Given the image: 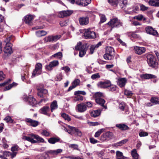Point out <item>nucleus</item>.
<instances>
[{"instance_id":"1","label":"nucleus","mask_w":159,"mask_h":159,"mask_svg":"<svg viewBox=\"0 0 159 159\" xmlns=\"http://www.w3.org/2000/svg\"><path fill=\"white\" fill-rule=\"evenodd\" d=\"M67 128L66 127L63 126L61 128L65 131L68 132L69 134H75L79 136H81L82 133L81 131H79L78 129L70 125H67Z\"/></svg>"},{"instance_id":"2","label":"nucleus","mask_w":159,"mask_h":159,"mask_svg":"<svg viewBox=\"0 0 159 159\" xmlns=\"http://www.w3.org/2000/svg\"><path fill=\"white\" fill-rule=\"evenodd\" d=\"M108 2L113 6H116L119 3L121 8H124L127 4V0H108Z\"/></svg>"},{"instance_id":"3","label":"nucleus","mask_w":159,"mask_h":159,"mask_svg":"<svg viewBox=\"0 0 159 159\" xmlns=\"http://www.w3.org/2000/svg\"><path fill=\"white\" fill-rule=\"evenodd\" d=\"M147 62L150 66L154 68L157 65L156 61V59L153 55L151 54H148L147 56Z\"/></svg>"},{"instance_id":"4","label":"nucleus","mask_w":159,"mask_h":159,"mask_svg":"<svg viewBox=\"0 0 159 159\" xmlns=\"http://www.w3.org/2000/svg\"><path fill=\"white\" fill-rule=\"evenodd\" d=\"M43 85H41V87L38 86L37 87V89L38 92V95L40 98H44L47 97L48 94V91L46 89H44L43 87Z\"/></svg>"},{"instance_id":"5","label":"nucleus","mask_w":159,"mask_h":159,"mask_svg":"<svg viewBox=\"0 0 159 159\" xmlns=\"http://www.w3.org/2000/svg\"><path fill=\"white\" fill-rule=\"evenodd\" d=\"M107 24L111 26L112 28L115 27H119L122 26V24L119 20L116 18H113L111 19Z\"/></svg>"},{"instance_id":"6","label":"nucleus","mask_w":159,"mask_h":159,"mask_svg":"<svg viewBox=\"0 0 159 159\" xmlns=\"http://www.w3.org/2000/svg\"><path fill=\"white\" fill-rule=\"evenodd\" d=\"M42 64L40 63H37L35 66V68L34 70L32 76L34 77L41 74L42 72Z\"/></svg>"},{"instance_id":"7","label":"nucleus","mask_w":159,"mask_h":159,"mask_svg":"<svg viewBox=\"0 0 159 159\" xmlns=\"http://www.w3.org/2000/svg\"><path fill=\"white\" fill-rule=\"evenodd\" d=\"M84 35L86 38L94 39L96 38V35L95 32L92 31L90 28L84 30Z\"/></svg>"},{"instance_id":"8","label":"nucleus","mask_w":159,"mask_h":159,"mask_svg":"<svg viewBox=\"0 0 159 159\" xmlns=\"http://www.w3.org/2000/svg\"><path fill=\"white\" fill-rule=\"evenodd\" d=\"M73 13L72 11L67 10L59 11L58 13V16L60 18L67 17Z\"/></svg>"},{"instance_id":"9","label":"nucleus","mask_w":159,"mask_h":159,"mask_svg":"<svg viewBox=\"0 0 159 159\" xmlns=\"http://www.w3.org/2000/svg\"><path fill=\"white\" fill-rule=\"evenodd\" d=\"M59 62L57 60H54L49 62L48 65L46 66V69L48 70H51L53 68L58 65Z\"/></svg>"},{"instance_id":"10","label":"nucleus","mask_w":159,"mask_h":159,"mask_svg":"<svg viewBox=\"0 0 159 159\" xmlns=\"http://www.w3.org/2000/svg\"><path fill=\"white\" fill-rule=\"evenodd\" d=\"M112 133L111 132H107L103 134L100 137V140L104 142L107 140L111 139L112 137Z\"/></svg>"},{"instance_id":"11","label":"nucleus","mask_w":159,"mask_h":159,"mask_svg":"<svg viewBox=\"0 0 159 159\" xmlns=\"http://www.w3.org/2000/svg\"><path fill=\"white\" fill-rule=\"evenodd\" d=\"M146 32L148 34L154 36H158V34L157 31L154 30L152 27L150 26H147L145 29Z\"/></svg>"},{"instance_id":"12","label":"nucleus","mask_w":159,"mask_h":159,"mask_svg":"<svg viewBox=\"0 0 159 159\" xmlns=\"http://www.w3.org/2000/svg\"><path fill=\"white\" fill-rule=\"evenodd\" d=\"M60 35H56L55 36H49L45 37L44 39L45 41L47 42L56 41L60 38Z\"/></svg>"},{"instance_id":"13","label":"nucleus","mask_w":159,"mask_h":159,"mask_svg":"<svg viewBox=\"0 0 159 159\" xmlns=\"http://www.w3.org/2000/svg\"><path fill=\"white\" fill-rule=\"evenodd\" d=\"M12 44L11 43H6L4 49V52L8 54H11L12 52Z\"/></svg>"},{"instance_id":"14","label":"nucleus","mask_w":159,"mask_h":159,"mask_svg":"<svg viewBox=\"0 0 159 159\" xmlns=\"http://www.w3.org/2000/svg\"><path fill=\"white\" fill-rule=\"evenodd\" d=\"M97 85L100 88H106L110 87L111 85V82L108 80L105 82L100 81L98 83Z\"/></svg>"},{"instance_id":"15","label":"nucleus","mask_w":159,"mask_h":159,"mask_svg":"<svg viewBox=\"0 0 159 159\" xmlns=\"http://www.w3.org/2000/svg\"><path fill=\"white\" fill-rule=\"evenodd\" d=\"M127 80L125 78H119L117 81L118 85L120 87H124L127 82Z\"/></svg>"},{"instance_id":"16","label":"nucleus","mask_w":159,"mask_h":159,"mask_svg":"<svg viewBox=\"0 0 159 159\" xmlns=\"http://www.w3.org/2000/svg\"><path fill=\"white\" fill-rule=\"evenodd\" d=\"M77 108L79 112H83L87 110V107L84 103H81L77 106Z\"/></svg>"},{"instance_id":"17","label":"nucleus","mask_w":159,"mask_h":159,"mask_svg":"<svg viewBox=\"0 0 159 159\" xmlns=\"http://www.w3.org/2000/svg\"><path fill=\"white\" fill-rule=\"evenodd\" d=\"M62 152V149H58L56 150H51L48 151L46 153L48 155L55 156L61 153Z\"/></svg>"},{"instance_id":"18","label":"nucleus","mask_w":159,"mask_h":159,"mask_svg":"<svg viewBox=\"0 0 159 159\" xmlns=\"http://www.w3.org/2000/svg\"><path fill=\"white\" fill-rule=\"evenodd\" d=\"M79 23L81 25H86L89 23V18L87 16L82 17L79 19Z\"/></svg>"},{"instance_id":"19","label":"nucleus","mask_w":159,"mask_h":159,"mask_svg":"<svg viewBox=\"0 0 159 159\" xmlns=\"http://www.w3.org/2000/svg\"><path fill=\"white\" fill-rule=\"evenodd\" d=\"M134 50L136 53L140 55L145 52L146 49L143 47H139L135 46L134 48Z\"/></svg>"},{"instance_id":"20","label":"nucleus","mask_w":159,"mask_h":159,"mask_svg":"<svg viewBox=\"0 0 159 159\" xmlns=\"http://www.w3.org/2000/svg\"><path fill=\"white\" fill-rule=\"evenodd\" d=\"M34 16L29 15L25 16V23L29 25H31L32 24V21L34 18Z\"/></svg>"},{"instance_id":"21","label":"nucleus","mask_w":159,"mask_h":159,"mask_svg":"<svg viewBox=\"0 0 159 159\" xmlns=\"http://www.w3.org/2000/svg\"><path fill=\"white\" fill-rule=\"evenodd\" d=\"M25 121L26 122L29 123L30 125L34 127H35L38 126L39 124L38 121L33 120L30 118H26Z\"/></svg>"},{"instance_id":"22","label":"nucleus","mask_w":159,"mask_h":159,"mask_svg":"<svg viewBox=\"0 0 159 159\" xmlns=\"http://www.w3.org/2000/svg\"><path fill=\"white\" fill-rule=\"evenodd\" d=\"M140 77L142 79H155L156 78V76L155 75L149 74H142L140 75Z\"/></svg>"},{"instance_id":"23","label":"nucleus","mask_w":159,"mask_h":159,"mask_svg":"<svg viewBox=\"0 0 159 159\" xmlns=\"http://www.w3.org/2000/svg\"><path fill=\"white\" fill-rule=\"evenodd\" d=\"M95 101L96 102L97 104L101 105V106L103 107L104 108H105V109H107V106L104 105V104L105 102V101L104 99L101 98H96Z\"/></svg>"},{"instance_id":"24","label":"nucleus","mask_w":159,"mask_h":159,"mask_svg":"<svg viewBox=\"0 0 159 159\" xmlns=\"http://www.w3.org/2000/svg\"><path fill=\"white\" fill-rule=\"evenodd\" d=\"M60 139L58 137H52L48 139V142L51 144H54L56 143L60 142Z\"/></svg>"},{"instance_id":"25","label":"nucleus","mask_w":159,"mask_h":159,"mask_svg":"<svg viewBox=\"0 0 159 159\" xmlns=\"http://www.w3.org/2000/svg\"><path fill=\"white\" fill-rule=\"evenodd\" d=\"M30 135L32 137H33L34 138L36 139L37 142H41V143H44V140L41 137L38 135L34 134H31Z\"/></svg>"},{"instance_id":"26","label":"nucleus","mask_w":159,"mask_h":159,"mask_svg":"<svg viewBox=\"0 0 159 159\" xmlns=\"http://www.w3.org/2000/svg\"><path fill=\"white\" fill-rule=\"evenodd\" d=\"M27 101H28L30 104L32 106H34L37 104V102L35 99L32 96H30L27 99Z\"/></svg>"},{"instance_id":"27","label":"nucleus","mask_w":159,"mask_h":159,"mask_svg":"<svg viewBox=\"0 0 159 159\" xmlns=\"http://www.w3.org/2000/svg\"><path fill=\"white\" fill-rule=\"evenodd\" d=\"M50 108L48 106H44L41 108L39 110L40 112L46 115H48V112L49 111Z\"/></svg>"},{"instance_id":"28","label":"nucleus","mask_w":159,"mask_h":159,"mask_svg":"<svg viewBox=\"0 0 159 159\" xmlns=\"http://www.w3.org/2000/svg\"><path fill=\"white\" fill-rule=\"evenodd\" d=\"M116 126L122 130H127L129 129V127L127 125L124 124H116Z\"/></svg>"},{"instance_id":"29","label":"nucleus","mask_w":159,"mask_h":159,"mask_svg":"<svg viewBox=\"0 0 159 159\" xmlns=\"http://www.w3.org/2000/svg\"><path fill=\"white\" fill-rule=\"evenodd\" d=\"M87 49V45L83 46V48H82V49L80 50L79 52V56L80 57H82L85 55Z\"/></svg>"},{"instance_id":"30","label":"nucleus","mask_w":159,"mask_h":159,"mask_svg":"<svg viewBox=\"0 0 159 159\" xmlns=\"http://www.w3.org/2000/svg\"><path fill=\"white\" fill-rule=\"evenodd\" d=\"M30 134L29 135L30 137L27 136H23L22 138V139L25 140H27L28 141L31 142L32 143H37V141L33 139L34 138L31 137L30 135Z\"/></svg>"},{"instance_id":"31","label":"nucleus","mask_w":159,"mask_h":159,"mask_svg":"<svg viewBox=\"0 0 159 159\" xmlns=\"http://www.w3.org/2000/svg\"><path fill=\"white\" fill-rule=\"evenodd\" d=\"M149 4L154 7H159V0H150L149 1Z\"/></svg>"},{"instance_id":"32","label":"nucleus","mask_w":159,"mask_h":159,"mask_svg":"<svg viewBox=\"0 0 159 159\" xmlns=\"http://www.w3.org/2000/svg\"><path fill=\"white\" fill-rule=\"evenodd\" d=\"M115 54H112L110 53H106L104 55V58L107 60H111L114 57Z\"/></svg>"},{"instance_id":"33","label":"nucleus","mask_w":159,"mask_h":159,"mask_svg":"<svg viewBox=\"0 0 159 159\" xmlns=\"http://www.w3.org/2000/svg\"><path fill=\"white\" fill-rule=\"evenodd\" d=\"M50 107L52 112H53V110L57 108V102L56 100H54L51 103Z\"/></svg>"},{"instance_id":"34","label":"nucleus","mask_w":159,"mask_h":159,"mask_svg":"<svg viewBox=\"0 0 159 159\" xmlns=\"http://www.w3.org/2000/svg\"><path fill=\"white\" fill-rule=\"evenodd\" d=\"M101 112V110H100L94 111L91 112V116L95 117L100 115Z\"/></svg>"},{"instance_id":"35","label":"nucleus","mask_w":159,"mask_h":159,"mask_svg":"<svg viewBox=\"0 0 159 159\" xmlns=\"http://www.w3.org/2000/svg\"><path fill=\"white\" fill-rule=\"evenodd\" d=\"M36 35L39 37L44 36L47 34V32L43 30H39L36 32Z\"/></svg>"},{"instance_id":"36","label":"nucleus","mask_w":159,"mask_h":159,"mask_svg":"<svg viewBox=\"0 0 159 159\" xmlns=\"http://www.w3.org/2000/svg\"><path fill=\"white\" fill-rule=\"evenodd\" d=\"M131 154L134 159H139V155L137 153L135 149H134L131 151Z\"/></svg>"},{"instance_id":"37","label":"nucleus","mask_w":159,"mask_h":159,"mask_svg":"<svg viewBox=\"0 0 159 159\" xmlns=\"http://www.w3.org/2000/svg\"><path fill=\"white\" fill-rule=\"evenodd\" d=\"M84 45H86L85 44L82 45V43L81 42H79L78 43L77 45L75 46V48L77 50H81L82 49L83 46Z\"/></svg>"},{"instance_id":"38","label":"nucleus","mask_w":159,"mask_h":159,"mask_svg":"<svg viewBox=\"0 0 159 159\" xmlns=\"http://www.w3.org/2000/svg\"><path fill=\"white\" fill-rule=\"evenodd\" d=\"M128 141V140L127 139L123 140L115 144L116 146H121L123 144L125 143Z\"/></svg>"},{"instance_id":"39","label":"nucleus","mask_w":159,"mask_h":159,"mask_svg":"<svg viewBox=\"0 0 159 159\" xmlns=\"http://www.w3.org/2000/svg\"><path fill=\"white\" fill-rule=\"evenodd\" d=\"M76 95V96L73 99L74 102H76L77 101H81L83 100V98L82 96L78 95Z\"/></svg>"},{"instance_id":"40","label":"nucleus","mask_w":159,"mask_h":159,"mask_svg":"<svg viewBox=\"0 0 159 159\" xmlns=\"http://www.w3.org/2000/svg\"><path fill=\"white\" fill-rule=\"evenodd\" d=\"M106 52L115 54V52L113 48L109 46L107 47Z\"/></svg>"},{"instance_id":"41","label":"nucleus","mask_w":159,"mask_h":159,"mask_svg":"<svg viewBox=\"0 0 159 159\" xmlns=\"http://www.w3.org/2000/svg\"><path fill=\"white\" fill-rule=\"evenodd\" d=\"M134 18L139 20H143V21H144L146 20V18L144 17L142 15H139L138 16H135L134 17Z\"/></svg>"},{"instance_id":"42","label":"nucleus","mask_w":159,"mask_h":159,"mask_svg":"<svg viewBox=\"0 0 159 159\" xmlns=\"http://www.w3.org/2000/svg\"><path fill=\"white\" fill-rule=\"evenodd\" d=\"M52 57L57 58L61 59L62 57V52H59L53 54Z\"/></svg>"},{"instance_id":"43","label":"nucleus","mask_w":159,"mask_h":159,"mask_svg":"<svg viewBox=\"0 0 159 159\" xmlns=\"http://www.w3.org/2000/svg\"><path fill=\"white\" fill-rule=\"evenodd\" d=\"M4 120L7 123H11L13 122V120L12 119L11 117L9 116L6 117Z\"/></svg>"},{"instance_id":"44","label":"nucleus","mask_w":159,"mask_h":159,"mask_svg":"<svg viewBox=\"0 0 159 159\" xmlns=\"http://www.w3.org/2000/svg\"><path fill=\"white\" fill-rule=\"evenodd\" d=\"M80 82V80L78 79H76L72 83V84L74 86V87L75 88L77 86L79 85Z\"/></svg>"},{"instance_id":"45","label":"nucleus","mask_w":159,"mask_h":159,"mask_svg":"<svg viewBox=\"0 0 159 159\" xmlns=\"http://www.w3.org/2000/svg\"><path fill=\"white\" fill-rule=\"evenodd\" d=\"M41 134L43 136L46 137H48L50 135V133L46 130H43L41 133Z\"/></svg>"},{"instance_id":"46","label":"nucleus","mask_w":159,"mask_h":159,"mask_svg":"<svg viewBox=\"0 0 159 159\" xmlns=\"http://www.w3.org/2000/svg\"><path fill=\"white\" fill-rule=\"evenodd\" d=\"M62 117L65 120L69 121L70 120L71 118L68 115L65 113H63L61 114Z\"/></svg>"},{"instance_id":"47","label":"nucleus","mask_w":159,"mask_h":159,"mask_svg":"<svg viewBox=\"0 0 159 159\" xmlns=\"http://www.w3.org/2000/svg\"><path fill=\"white\" fill-rule=\"evenodd\" d=\"M104 129H102L98 130L97 132H96L94 137L96 138H97L100 136L101 134L103 132Z\"/></svg>"},{"instance_id":"48","label":"nucleus","mask_w":159,"mask_h":159,"mask_svg":"<svg viewBox=\"0 0 159 159\" xmlns=\"http://www.w3.org/2000/svg\"><path fill=\"white\" fill-rule=\"evenodd\" d=\"M109 87V90L111 91H114L116 90L117 88V86L114 85H112L111 83V85Z\"/></svg>"},{"instance_id":"49","label":"nucleus","mask_w":159,"mask_h":159,"mask_svg":"<svg viewBox=\"0 0 159 159\" xmlns=\"http://www.w3.org/2000/svg\"><path fill=\"white\" fill-rule=\"evenodd\" d=\"M79 94L85 95L86 94V93L84 91H77L74 93V95H79Z\"/></svg>"},{"instance_id":"50","label":"nucleus","mask_w":159,"mask_h":159,"mask_svg":"<svg viewBox=\"0 0 159 159\" xmlns=\"http://www.w3.org/2000/svg\"><path fill=\"white\" fill-rule=\"evenodd\" d=\"M61 70H64L66 73L70 72V68L67 66L61 67Z\"/></svg>"},{"instance_id":"51","label":"nucleus","mask_w":159,"mask_h":159,"mask_svg":"<svg viewBox=\"0 0 159 159\" xmlns=\"http://www.w3.org/2000/svg\"><path fill=\"white\" fill-rule=\"evenodd\" d=\"M16 83H13L12 84H11L9 85L8 86H6L4 89V90L6 91L7 90H8L10 89L12 87H13L14 86L16 85Z\"/></svg>"},{"instance_id":"52","label":"nucleus","mask_w":159,"mask_h":159,"mask_svg":"<svg viewBox=\"0 0 159 159\" xmlns=\"http://www.w3.org/2000/svg\"><path fill=\"white\" fill-rule=\"evenodd\" d=\"M82 1L83 5L82 6H86L90 3L91 2V0H81Z\"/></svg>"},{"instance_id":"53","label":"nucleus","mask_w":159,"mask_h":159,"mask_svg":"<svg viewBox=\"0 0 159 159\" xmlns=\"http://www.w3.org/2000/svg\"><path fill=\"white\" fill-rule=\"evenodd\" d=\"M100 19L101 20L99 23H103L105 22L106 20L105 16L103 15H102L100 16Z\"/></svg>"},{"instance_id":"54","label":"nucleus","mask_w":159,"mask_h":159,"mask_svg":"<svg viewBox=\"0 0 159 159\" xmlns=\"http://www.w3.org/2000/svg\"><path fill=\"white\" fill-rule=\"evenodd\" d=\"M94 96L96 98H101L103 96L102 93L100 92H97L94 95Z\"/></svg>"},{"instance_id":"55","label":"nucleus","mask_w":159,"mask_h":159,"mask_svg":"<svg viewBox=\"0 0 159 159\" xmlns=\"http://www.w3.org/2000/svg\"><path fill=\"white\" fill-rule=\"evenodd\" d=\"M13 38V36L12 35L8 36L7 37H6V39L5 40L4 42L6 43H10L9 41L11 40L12 38Z\"/></svg>"},{"instance_id":"56","label":"nucleus","mask_w":159,"mask_h":159,"mask_svg":"<svg viewBox=\"0 0 159 159\" xmlns=\"http://www.w3.org/2000/svg\"><path fill=\"white\" fill-rule=\"evenodd\" d=\"M100 77V76L98 73L94 74L91 76V78L93 80H94L96 78H99Z\"/></svg>"},{"instance_id":"57","label":"nucleus","mask_w":159,"mask_h":159,"mask_svg":"<svg viewBox=\"0 0 159 159\" xmlns=\"http://www.w3.org/2000/svg\"><path fill=\"white\" fill-rule=\"evenodd\" d=\"M139 135L141 137H144L148 136V134L146 132H144L143 131H142L139 133Z\"/></svg>"},{"instance_id":"58","label":"nucleus","mask_w":159,"mask_h":159,"mask_svg":"<svg viewBox=\"0 0 159 159\" xmlns=\"http://www.w3.org/2000/svg\"><path fill=\"white\" fill-rule=\"evenodd\" d=\"M68 146L69 148L74 149H77L78 148V145L76 144H69Z\"/></svg>"},{"instance_id":"59","label":"nucleus","mask_w":159,"mask_h":159,"mask_svg":"<svg viewBox=\"0 0 159 159\" xmlns=\"http://www.w3.org/2000/svg\"><path fill=\"white\" fill-rule=\"evenodd\" d=\"M124 94L126 95L130 96L132 95L133 93L131 91L127 90H125L124 91Z\"/></svg>"},{"instance_id":"60","label":"nucleus","mask_w":159,"mask_h":159,"mask_svg":"<svg viewBox=\"0 0 159 159\" xmlns=\"http://www.w3.org/2000/svg\"><path fill=\"white\" fill-rule=\"evenodd\" d=\"M89 140L90 142L92 144H95L98 142L97 140L93 138H90Z\"/></svg>"},{"instance_id":"61","label":"nucleus","mask_w":159,"mask_h":159,"mask_svg":"<svg viewBox=\"0 0 159 159\" xmlns=\"http://www.w3.org/2000/svg\"><path fill=\"white\" fill-rule=\"evenodd\" d=\"M96 49L94 45H92L90 46V52L89 53L91 54H92L94 52V50Z\"/></svg>"},{"instance_id":"62","label":"nucleus","mask_w":159,"mask_h":159,"mask_svg":"<svg viewBox=\"0 0 159 159\" xmlns=\"http://www.w3.org/2000/svg\"><path fill=\"white\" fill-rule=\"evenodd\" d=\"M5 78V75L2 71H0V81Z\"/></svg>"},{"instance_id":"63","label":"nucleus","mask_w":159,"mask_h":159,"mask_svg":"<svg viewBox=\"0 0 159 159\" xmlns=\"http://www.w3.org/2000/svg\"><path fill=\"white\" fill-rule=\"evenodd\" d=\"M125 104L124 103H121L119 105V108L121 110L123 111L124 110Z\"/></svg>"},{"instance_id":"64","label":"nucleus","mask_w":159,"mask_h":159,"mask_svg":"<svg viewBox=\"0 0 159 159\" xmlns=\"http://www.w3.org/2000/svg\"><path fill=\"white\" fill-rule=\"evenodd\" d=\"M140 9L142 11H146L148 9V7L145 6L144 5L142 4L140 5Z\"/></svg>"}]
</instances>
